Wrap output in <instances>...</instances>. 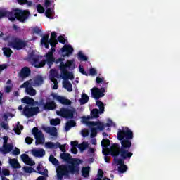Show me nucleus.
Wrapping results in <instances>:
<instances>
[{"mask_svg":"<svg viewBox=\"0 0 180 180\" xmlns=\"http://www.w3.org/2000/svg\"><path fill=\"white\" fill-rule=\"evenodd\" d=\"M118 140L121 141L122 148L119 147V145L114 144L109 149L107 147L110 146V142L108 139H103L101 141V146L103 147V154H111L115 157L114 161L117 165L119 172L124 174L127 171V166L124 165L123 160L126 158H130L133 157V153L129 151V148L131 147V140L133 139V131L129 129L127 127L119 129L117 136ZM120 157L122 159H119Z\"/></svg>","mask_w":180,"mask_h":180,"instance_id":"nucleus-1","label":"nucleus"},{"mask_svg":"<svg viewBox=\"0 0 180 180\" xmlns=\"http://www.w3.org/2000/svg\"><path fill=\"white\" fill-rule=\"evenodd\" d=\"M96 106L100 109H94L91 112V116L83 117L81 120V122L86 124L89 127H91V137H95L96 136V130H103L105 129V124L101 122H89L92 117H99V113L102 114L105 112V106L103 103L100 101H96Z\"/></svg>","mask_w":180,"mask_h":180,"instance_id":"nucleus-2","label":"nucleus"},{"mask_svg":"<svg viewBox=\"0 0 180 180\" xmlns=\"http://www.w3.org/2000/svg\"><path fill=\"white\" fill-rule=\"evenodd\" d=\"M60 158L65 161L66 162H70V165L65 167L64 165L59 166L56 169L57 178L58 179H61L63 175H70V174H77L79 171L78 168L79 164H81L82 161L79 159H72L71 155L69 153H62L60 155Z\"/></svg>","mask_w":180,"mask_h":180,"instance_id":"nucleus-3","label":"nucleus"},{"mask_svg":"<svg viewBox=\"0 0 180 180\" xmlns=\"http://www.w3.org/2000/svg\"><path fill=\"white\" fill-rule=\"evenodd\" d=\"M56 49L52 48L50 52L46 53L45 56V60H40L39 57H37L34 55V52H31L29 53L28 58H27V61L31 62V64L34 65L36 68H41V67H44L46 65V63L48 65H51L54 63V56H53Z\"/></svg>","mask_w":180,"mask_h":180,"instance_id":"nucleus-4","label":"nucleus"},{"mask_svg":"<svg viewBox=\"0 0 180 180\" xmlns=\"http://www.w3.org/2000/svg\"><path fill=\"white\" fill-rule=\"evenodd\" d=\"M30 15V13L29 11L26 10L17 9L13 12L1 11H0V19L4 16H7L8 20L11 22H13V20H15V19H18V20H20V22H25V20L29 18Z\"/></svg>","mask_w":180,"mask_h":180,"instance_id":"nucleus-5","label":"nucleus"},{"mask_svg":"<svg viewBox=\"0 0 180 180\" xmlns=\"http://www.w3.org/2000/svg\"><path fill=\"white\" fill-rule=\"evenodd\" d=\"M53 101H58L62 105H71V101L58 96V94L52 93L46 102V103L44 105V109H47L48 110H53V109H56V103Z\"/></svg>","mask_w":180,"mask_h":180,"instance_id":"nucleus-6","label":"nucleus"},{"mask_svg":"<svg viewBox=\"0 0 180 180\" xmlns=\"http://www.w3.org/2000/svg\"><path fill=\"white\" fill-rule=\"evenodd\" d=\"M41 84H43V77H41V76H38L33 80L25 82L20 86V88H25L28 95L34 96V95H36V90L32 88V86H39V85H41Z\"/></svg>","mask_w":180,"mask_h":180,"instance_id":"nucleus-7","label":"nucleus"},{"mask_svg":"<svg viewBox=\"0 0 180 180\" xmlns=\"http://www.w3.org/2000/svg\"><path fill=\"white\" fill-rule=\"evenodd\" d=\"M63 58H59L56 60V63H60V68L61 71V74H67V72H68V70H75L77 68V65L75 64V59L68 60L65 63H64Z\"/></svg>","mask_w":180,"mask_h":180,"instance_id":"nucleus-8","label":"nucleus"},{"mask_svg":"<svg viewBox=\"0 0 180 180\" xmlns=\"http://www.w3.org/2000/svg\"><path fill=\"white\" fill-rule=\"evenodd\" d=\"M9 139V137L4 136L3 138L4 143L3 147L0 149L1 153L3 154H8V153H12L13 155H19L20 154V150L18 148H13V145L12 144H8V140Z\"/></svg>","mask_w":180,"mask_h":180,"instance_id":"nucleus-9","label":"nucleus"},{"mask_svg":"<svg viewBox=\"0 0 180 180\" xmlns=\"http://www.w3.org/2000/svg\"><path fill=\"white\" fill-rule=\"evenodd\" d=\"M61 78L63 79V86L65 88V90L68 91V92H72V84L68 81L70 79V81H72L74 79V73L73 72H67L60 74Z\"/></svg>","mask_w":180,"mask_h":180,"instance_id":"nucleus-10","label":"nucleus"},{"mask_svg":"<svg viewBox=\"0 0 180 180\" xmlns=\"http://www.w3.org/2000/svg\"><path fill=\"white\" fill-rule=\"evenodd\" d=\"M56 37H57L56 32H51V38L49 41V35L44 36L41 39V46H44L46 49H49V44H51L52 47H55V46H57V43H58Z\"/></svg>","mask_w":180,"mask_h":180,"instance_id":"nucleus-11","label":"nucleus"},{"mask_svg":"<svg viewBox=\"0 0 180 180\" xmlns=\"http://www.w3.org/2000/svg\"><path fill=\"white\" fill-rule=\"evenodd\" d=\"M56 114L58 116H61L62 117H65L66 119H71L74 117V115H75V109L62 108L60 110H57Z\"/></svg>","mask_w":180,"mask_h":180,"instance_id":"nucleus-12","label":"nucleus"},{"mask_svg":"<svg viewBox=\"0 0 180 180\" xmlns=\"http://www.w3.org/2000/svg\"><path fill=\"white\" fill-rule=\"evenodd\" d=\"M32 134L36 139L37 146L39 144H44V136H43L41 131H39L37 128H34L32 129Z\"/></svg>","mask_w":180,"mask_h":180,"instance_id":"nucleus-13","label":"nucleus"},{"mask_svg":"<svg viewBox=\"0 0 180 180\" xmlns=\"http://www.w3.org/2000/svg\"><path fill=\"white\" fill-rule=\"evenodd\" d=\"M37 113H39V108H30L29 106H26L22 112L24 116H27V117L34 116Z\"/></svg>","mask_w":180,"mask_h":180,"instance_id":"nucleus-14","label":"nucleus"},{"mask_svg":"<svg viewBox=\"0 0 180 180\" xmlns=\"http://www.w3.org/2000/svg\"><path fill=\"white\" fill-rule=\"evenodd\" d=\"M103 92H105V89H98L96 87H94L91 89V93L95 99H99V98H102V96H104L105 94H103Z\"/></svg>","mask_w":180,"mask_h":180,"instance_id":"nucleus-15","label":"nucleus"},{"mask_svg":"<svg viewBox=\"0 0 180 180\" xmlns=\"http://www.w3.org/2000/svg\"><path fill=\"white\" fill-rule=\"evenodd\" d=\"M74 51V48L71 45H65L61 49V55L63 57H70Z\"/></svg>","mask_w":180,"mask_h":180,"instance_id":"nucleus-16","label":"nucleus"},{"mask_svg":"<svg viewBox=\"0 0 180 180\" xmlns=\"http://www.w3.org/2000/svg\"><path fill=\"white\" fill-rule=\"evenodd\" d=\"M56 77H57V71L52 70H51V74H50V79L52 82V86L53 89H57L58 88V83H57V79H56Z\"/></svg>","mask_w":180,"mask_h":180,"instance_id":"nucleus-17","label":"nucleus"},{"mask_svg":"<svg viewBox=\"0 0 180 180\" xmlns=\"http://www.w3.org/2000/svg\"><path fill=\"white\" fill-rule=\"evenodd\" d=\"M31 153L34 157H37L38 158H41L46 155V151L42 148L32 149Z\"/></svg>","mask_w":180,"mask_h":180,"instance_id":"nucleus-18","label":"nucleus"},{"mask_svg":"<svg viewBox=\"0 0 180 180\" xmlns=\"http://www.w3.org/2000/svg\"><path fill=\"white\" fill-rule=\"evenodd\" d=\"M21 159L22 160L23 162L25 163L27 165H30L32 167L36 164L32 158H29V155L26 154H22L20 155Z\"/></svg>","mask_w":180,"mask_h":180,"instance_id":"nucleus-19","label":"nucleus"},{"mask_svg":"<svg viewBox=\"0 0 180 180\" xmlns=\"http://www.w3.org/2000/svg\"><path fill=\"white\" fill-rule=\"evenodd\" d=\"M8 162L12 168H20V164H19L18 159H11V158H8Z\"/></svg>","mask_w":180,"mask_h":180,"instance_id":"nucleus-20","label":"nucleus"},{"mask_svg":"<svg viewBox=\"0 0 180 180\" xmlns=\"http://www.w3.org/2000/svg\"><path fill=\"white\" fill-rule=\"evenodd\" d=\"M11 46L16 50H20V49H23V47L26 46V42H25L23 40H18L16 44Z\"/></svg>","mask_w":180,"mask_h":180,"instance_id":"nucleus-21","label":"nucleus"},{"mask_svg":"<svg viewBox=\"0 0 180 180\" xmlns=\"http://www.w3.org/2000/svg\"><path fill=\"white\" fill-rule=\"evenodd\" d=\"M20 75L22 78H25V77H29V75H30V69H29V68H22L20 73Z\"/></svg>","mask_w":180,"mask_h":180,"instance_id":"nucleus-22","label":"nucleus"},{"mask_svg":"<svg viewBox=\"0 0 180 180\" xmlns=\"http://www.w3.org/2000/svg\"><path fill=\"white\" fill-rule=\"evenodd\" d=\"M37 170L39 174H41V175H46L47 174V169H43V165L41 163H39L38 166L37 167Z\"/></svg>","mask_w":180,"mask_h":180,"instance_id":"nucleus-23","label":"nucleus"},{"mask_svg":"<svg viewBox=\"0 0 180 180\" xmlns=\"http://www.w3.org/2000/svg\"><path fill=\"white\" fill-rule=\"evenodd\" d=\"M22 103H26L27 105H33L34 103V100L32 99L30 97L25 96L21 99Z\"/></svg>","mask_w":180,"mask_h":180,"instance_id":"nucleus-24","label":"nucleus"},{"mask_svg":"<svg viewBox=\"0 0 180 180\" xmlns=\"http://www.w3.org/2000/svg\"><path fill=\"white\" fill-rule=\"evenodd\" d=\"M88 101H89V97H88V95H86V94H82V97L79 100L81 105H85V103H88Z\"/></svg>","mask_w":180,"mask_h":180,"instance_id":"nucleus-25","label":"nucleus"},{"mask_svg":"<svg viewBox=\"0 0 180 180\" xmlns=\"http://www.w3.org/2000/svg\"><path fill=\"white\" fill-rule=\"evenodd\" d=\"M45 15L49 19H53V18L54 17V11L51 8L46 9L45 12Z\"/></svg>","mask_w":180,"mask_h":180,"instance_id":"nucleus-26","label":"nucleus"},{"mask_svg":"<svg viewBox=\"0 0 180 180\" xmlns=\"http://www.w3.org/2000/svg\"><path fill=\"white\" fill-rule=\"evenodd\" d=\"M13 130L15 133H16V134H20V131L23 130V126L20 125V124H19V122H18L17 125L14 127Z\"/></svg>","mask_w":180,"mask_h":180,"instance_id":"nucleus-27","label":"nucleus"},{"mask_svg":"<svg viewBox=\"0 0 180 180\" xmlns=\"http://www.w3.org/2000/svg\"><path fill=\"white\" fill-rule=\"evenodd\" d=\"M22 169L25 174H32L33 172H36V170L33 167L29 166L24 167Z\"/></svg>","mask_w":180,"mask_h":180,"instance_id":"nucleus-28","label":"nucleus"},{"mask_svg":"<svg viewBox=\"0 0 180 180\" xmlns=\"http://www.w3.org/2000/svg\"><path fill=\"white\" fill-rule=\"evenodd\" d=\"M71 146H72L71 152L72 153V154H77V153H78V150H77V146H78V142L72 141Z\"/></svg>","mask_w":180,"mask_h":180,"instance_id":"nucleus-29","label":"nucleus"},{"mask_svg":"<svg viewBox=\"0 0 180 180\" xmlns=\"http://www.w3.org/2000/svg\"><path fill=\"white\" fill-rule=\"evenodd\" d=\"M46 131H47V133H49L51 136H57V129L56 127L46 128Z\"/></svg>","mask_w":180,"mask_h":180,"instance_id":"nucleus-30","label":"nucleus"},{"mask_svg":"<svg viewBox=\"0 0 180 180\" xmlns=\"http://www.w3.org/2000/svg\"><path fill=\"white\" fill-rule=\"evenodd\" d=\"M7 85L6 86L5 88V92H6L7 94H9V92H11V91H12V81L11 80H8L6 82Z\"/></svg>","mask_w":180,"mask_h":180,"instance_id":"nucleus-31","label":"nucleus"},{"mask_svg":"<svg viewBox=\"0 0 180 180\" xmlns=\"http://www.w3.org/2000/svg\"><path fill=\"white\" fill-rule=\"evenodd\" d=\"M74 126H75V122L74 120H71V121L67 122L66 126H65L66 131H68V130H70V129H71V127H74Z\"/></svg>","mask_w":180,"mask_h":180,"instance_id":"nucleus-32","label":"nucleus"},{"mask_svg":"<svg viewBox=\"0 0 180 180\" xmlns=\"http://www.w3.org/2000/svg\"><path fill=\"white\" fill-rule=\"evenodd\" d=\"M78 60L80 61H86L88 60V58L84 55V53L82 51H79L78 53Z\"/></svg>","mask_w":180,"mask_h":180,"instance_id":"nucleus-33","label":"nucleus"},{"mask_svg":"<svg viewBox=\"0 0 180 180\" xmlns=\"http://www.w3.org/2000/svg\"><path fill=\"white\" fill-rule=\"evenodd\" d=\"M3 51H4V56H6V57H11V55L12 54V50H11V49L3 48Z\"/></svg>","mask_w":180,"mask_h":180,"instance_id":"nucleus-34","label":"nucleus"},{"mask_svg":"<svg viewBox=\"0 0 180 180\" xmlns=\"http://www.w3.org/2000/svg\"><path fill=\"white\" fill-rule=\"evenodd\" d=\"M82 174L84 178L89 176V167H84L82 169Z\"/></svg>","mask_w":180,"mask_h":180,"instance_id":"nucleus-35","label":"nucleus"},{"mask_svg":"<svg viewBox=\"0 0 180 180\" xmlns=\"http://www.w3.org/2000/svg\"><path fill=\"white\" fill-rule=\"evenodd\" d=\"M45 147L46 148H57V143L47 142L45 143Z\"/></svg>","mask_w":180,"mask_h":180,"instance_id":"nucleus-36","label":"nucleus"},{"mask_svg":"<svg viewBox=\"0 0 180 180\" xmlns=\"http://www.w3.org/2000/svg\"><path fill=\"white\" fill-rule=\"evenodd\" d=\"M89 144L87 142H83L82 144L77 146L78 148H79L80 151H84L86 148H88Z\"/></svg>","mask_w":180,"mask_h":180,"instance_id":"nucleus-37","label":"nucleus"},{"mask_svg":"<svg viewBox=\"0 0 180 180\" xmlns=\"http://www.w3.org/2000/svg\"><path fill=\"white\" fill-rule=\"evenodd\" d=\"M50 123L52 126H57V124H60V123H61V121L58 118L52 119L51 120Z\"/></svg>","mask_w":180,"mask_h":180,"instance_id":"nucleus-38","label":"nucleus"},{"mask_svg":"<svg viewBox=\"0 0 180 180\" xmlns=\"http://www.w3.org/2000/svg\"><path fill=\"white\" fill-rule=\"evenodd\" d=\"M1 174L5 176H9V175H11V172L6 168H3V169H1Z\"/></svg>","mask_w":180,"mask_h":180,"instance_id":"nucleus-39","label":"nucleus"},{"mask_svg":"<svg viewBox=\"0 0 180 180\" xmlns=\"http://www.w3.org/2000/svg\"><path fill=\"white\" fill-rule=\"evenodd\" d=\"M49 161H50V162L53 163V165H57V164H58V161L57 160V159H56L55 157L53 156V155H51V156L49 157Z\"/></svg>","mask_w":180,"mask_h":180,"instance_id":"nucleus-40","label":"nucleus"},{"mask_svg":"<svg viewBox=\"0 0 180 180\" xmlns=\"http://www.w3.org/2000/svg\"><path fill=\"white\" fill-rule=\"evenodd\" d=\"M103 177V171H102V169H98V178H96L95 180H102Z\"/></svg>","mask_w":180,"mask_h":180,"instance_id":"nucleus-41","label":"nucleus"},{"mask_svg":"<svg viewBox=\"0 0 180 180\" xmlns=\"http://www.w3.org/2000/svg\"><path fill=\"white\" fill-rule=\"evenodd\" d=\"M37 9L39 13H44V8L41 5L39 4L37 6Z\"/></svg>","mask_w":180,"mask_h":180,"instance_id":"nucleus-42","label":"nucleus"},{"mask_svg":"<svg viewBox=\"0 0 180 180\" xmlns=\"http://www.w3.org/2000/svg\"><path fill=\"white\" fill-rule=\"evenodd\" d=\"M0 126L4 130H8L9 129V125H8V123H6V122H1L0 124Z\"/></svg>","mask_w":180,"mask_h":180,"instance_id":"nucleus-43","label":"nucleus"},{"mask_svg":"<svg viewBox=\"0 0 180 180\" xmlns=\"http://www.w3.org/2000/svg\"><path fill=\"white\" fill-rule=\"evenodd\" d=\"M57 147H59L63 153H65V145H60L59 143H57L56 148Z\"/></svg>","mask_w":180,"mask_h":180,"instance_id":"nucleus-44","label":"nucleus"},{"mask_svg":"<svg viewBox=\"0 0 180 180\" xmlns=\"http://www.w3.org/2000/svg\"><path fill=\"white\" fill-rule=\"evenodd\" d=\"M81 134L83 136V137H86L88 134H89V132L88 131V129H84L82 130Z\"/></svg>","mask_w":180,"mask_h":180,"instance_id":"nucleus-45","label":"nucleus"},{"mask_svg":"<svg viewBox=\"0 0 180 180\" xmlns=\"http://www.w3.org/2000/svg\"><path fill=\"white\" fill-rule=\"evenodd\" d=\"M107 126L108 127H112L113 126H115V124L112 120H108V121H107Z\"/></svg>","mask_w":180,"mask_h":180,"instance_id":"nucleus-46","label":"nucleus"},{"mask_svg":"<svg viewBox=\"0 0 180 180\" xmlns=\"http://www.w3.org/2000/svg\"><path fill=\"white\" fill-rule=\"evenodd\" d=\"M79 72H81V74H83V75H88L87 72H85V70H84V68H82V66L79 67Z\"/></svg>","mask_w":180,"mask_h":180,"instance_id":"nucleus-47","label":"nucleus"},{"mask_svg":"<svg viewBox=\"0 0 180 180\" xmlns=\"http://www.w3.org/2000/svg\"><path fill=\"white\" fill-rule=\"evenodd\" d=\"M25 143H27V144H32V143H33V139L29 136L25 138Z\"/></svg>","mask_w":180,"mask_h":180,"instance_id":"nucleus-48","label":"nucleus"},{"mask_svg":"<svg viewBox=\"0 0 180 180\" xmlns=\"http://www.w3.org/2000/svg\"><path fill=\"white\" fill-rule=\"evenodd\" d=\"M95 74H96V70L95 68H91L90 70H89V75H95Z\"/></svg>","mask_w":180,"mask_h":180,"instance_id":"nucleus-49","label":"nucleus"},{"mask_svg":"<svg viewBox=\"0 0 180 180\" xmlns=\"http://www.w3.org/2000/svg\"><path fill=\"white\" fill-rule=\"evenodd\" d=\"M58 40L59 43H62L63 44H64L65 43V39H64V37L63 36L58 37Z\"/></svg>","mask_w":180,"mask_h":180,"instance_id":"nucleus-50","label":"nucleus"},{"mask_svg":"<svg viewBox=\"0 0 180 180\" xmlns=\"http://www.w3.org/2000/svg\"><path fill=\"white\" fill-rule=\"evenodd\" d=\"M97 84H101V82H103L105 81V79L103 77H98L96 79Z\"/></svg>","mask_w":180,"mask_h":180,"instance_id":"nucleus-51","label":"nucleus"},{"mask_svg":"<svg viewBox=\"0 0 180 180\" xmlns=\"http://www.w3.org/2000/svg\"><path fill=\"white\" fill-rule=\"evenodd\" d=\"M34 33H40V28L35 27L33 28Z\"/></svg>","mask_w":180,"mask_h":180,"instance_id":"nucleus-52","label":"nucleus"},{"mask_svg":"<svg viewBox=\"0 0 180 180\" xmlns=\"http://www.w3.org/2000/svg\"><path fill=\"white\" fill-rule=\"evenodd\" d=\"M18 4L23 5L27 2V0H18Z\"/></svg>","mask_w":180,"mask_h":180,"instance_id":"nucleus-53","label":"nucleus"},{"mask_svg":"<svg viewBox=\"0 0 180 180\" xmlns=\"http://www.w3.org/2000/svg\"><path fill=\"white\" fill-rule=\"evenodd\" d=\"M6 68V65H0V72Z\"/></svg>","mask_w":180,"mask_h":180,"instance_id":"nucleus-54","label":"nucleus"},{"mask_svg":"<svg viewBox=\"0 0 180 180\" xmlns=\"http://www.w3.org/2000/svg\"><path fill=\"white\" fill-rule=\"evenodd\" d=\"M45 6H46V8L50 6V1L49 0H46L45 2Z\"/></svg>","mask_w":180,"mask_h":180,"instance_id":"nucleus-55","label":"nucleus"},{"mask_svg":"<svg viewBox=\"0 0 180 180\" xmlns=\"http://www.w3.org/2000/svg\"><path fill=\"white\" fill-rule=\"evenodd\" d=\"M25 4H27V5L28 6H32V1H27H27L25 2Z\"/></svg>","mask_w":180,"mask_h":180,"instance_id":"nucleus-56","label":"nucleus"},{"mask_svg":"<svg viewBox=\"0 0 180 180\" xmlns=\"http://www.w3.org/2000/svg\"><path fill=\"white\" fill-rule=\"evenodd\" d=\"M37 180H46V179H44V176H40V177H38Z\"/></svg>","mask_w":180,"mask_h":180,"instance_id":"nucleus-57","label":"nucleus"},{"mask_svg":"<svg viewBox=\"0 0 180 180\" xmlns=\"http://www.w3.org/2000/svg\"><path fill=\"white\" fill-rule=\"evenodd\" d=\"M91 144H93V145L95 146V144H96V140L92 139V141H91Z\"/></svg>","mask_w":180,"mask_h":180,"instance_id":"nucleus-58","label":"nucleus"},{"mask_svg":"<svg viewBox=\"0 0 180 180\" xmlns=\"http://www.w3.org/2000/svg\"><path fill=\"white\" fill-rule=\"evenodd\" d=\"M1 101H2V93L0 92V105H2V102Z\"/></svg>","mask_w":180,"mask_h":180,"instance_id":"nucleus-59","label":"nucleus"},{"mask_svg":"<svg viewBox=\"0 0 180 180\" xmlns=\"http://www.w3.org/2000/svg\"><path fill=\"white\" fill-rule=\"evenodd\" d=\"M105 162H109V158L108 156L105 157Z\"/></svg>","mask_w":180,"mask_h":180,"instance_id":"nucleus-60","label":"nucleus"},{"mask_svg":"<svg viewBox=\"0 0 180 180\" xmlns=\"http://www.w3.org/2000/svg\"><path fill=\"white\" fill-rule=\"evenodd\" d=\"M89 151H90V153H95V149H94V148H90V149H89Z\"/></svg>","mask_w":180,"mask_h":180,"instance_id":"nucleus-61","label":"nucleus"},{"mask_svg":"<svg viewBox=\"0 0 180 180\" xmlns=\"http://www.w3.org/2000/svg\"><path fill=\"white\" fill-rule=\"evenodd\" d=\"M23 109V106L19 105L18 106V110H22Z\"/></svg>","mask_w":180,"mask_h":180,"instance_id":"nucleus-62","label":"nucleus"},{"mask_svg":"<svg viewBox=\"0 0 180 180\" xmlns=\"http://www.w3.org/2000/svg\"><path fill=\"white\" fill-rule=\"evenodd\" d=\"M73 84H78V79L74 81Z\"/></svg>","mask_w":180,"mask_h":180,"instance_id":"nucleus-63","label":"nucleus"},{"mask_svg":"<svg viewBox=\"0 0 180 180\" xmlns=\"http://www.w3.org/2000/svg\"><path fill=\"white\" fill-rule=\"evenodd\" d=\"M103 180H110V179L108 178H104Z\"/></svg>","mask_w":180,"mask_h":180,"instance_id":"nucleus-64","label":"nucleus"}]
</instances>
